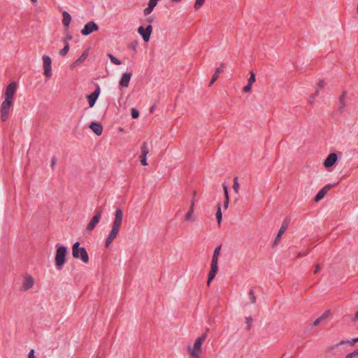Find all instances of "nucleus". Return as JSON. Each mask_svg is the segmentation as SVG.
<instances>
[{
    "instance_id": "f257e3e1",
    "label": "nucleus",
    "mask_w": 358,
    "mask_h": 358,
    "mask_svg": "<svg viewBox=\"0 0 358 358\" xmlns=\"http://www.w3.org/2000/svg\"><path fill=\"white\" fill-rule=\"evenodd\" d=\"M123 219L124 214L122 210L120 208L116 209L110 230L105 240L104 245L106 248H108L113 241L117 237L122 225Z\"/></svg>"
},
{
    "instance_id": "f03ea898",
    "label": "nucleus",
    "mask_w": 358,
    "mask_h": 358,
    "mask_svg": "<svg viewBox=\"0 0 358 358\" xmlns=\"http://www.w3.org/2000/svg\"><path fill=\"white\" fill-rule=\"evenodd\" d=\"M206 338V336L203 334L187 345V352L190 358H201Z\"/></svg>"
},
{
    "instance_id": "7ed1b4c3",
    "label": "nucleus",
    "mask_w": 358,
    "mask_h": 358,
    "mask_svg": "<svg viewBox=\"0 0 358 358\" xmlns=\"http://www.w3.org/2000/svg\"><path fill=\"white\" fill-rule=\"evenodd\" d=\"M68 255L67 248L64 245H59L57 247L55 255V266L57 269H62L66 262Z\"/></svg>"
},
{
    "instance_id": "20e7f679",
    "label": "nucleus",
    "mask_w": 358,
    "mask_h": 358,
    "mask_svg": "<svg viewBox=\"0 0 358 358\" xmlns=\"http://www.w3.org/2000/svg\"><path fill=\"white\" fill-rule=\"evenodd\" d=\"M18 90V84L15 82H10L5 87L3 92V101L15 103V95Z\"/></svg>"
},
{
    "instance_id": "39448f33",
    "label": "nucleus",
    "mask_w": 358,
    "mask_h": 358,
    "mask_svg": "<svg viewBox=\"0 0 358 358\" xmlns=\"http://www.w3.org/2000/svg\"><path fill=\"white\" fill-rule=\"evenodd\" d=\"M72 255L76 259H80L84 264H88L90 259L85 248L80 247L79 242H76L72 246Z\"/></svg>"
},
{
    "instance_id": "423d86ee",
    "label": "nucleus",
    "mask_w": 358,
    "mask_h": 358,
    "mask_svg": "<svg viewBox=\"0 0 358 358\" xmlns=\"http://www.w3.org/2000/svg\"><path fill=\"white\" fill-rule=\"evenodd\" d=\"M13 106V102L2 100L0 104V121L1 122H6L9 120Z\"/></svg>"
},
{
    "instance_id": "0eeeda50",
    "label": "nucleus",
    "mask_w": 358,
    "mask_h": 358,
    "mask_svg": "<svg viewBox=\"0 0 358 358\" xmlns=\"http://www.w3.org/2000/svg\"><path fill=\"white\" fill-rule=\"evenodd\" d=\"M43 76L49 79L53 76L52 61L50 56L43 55L41 57Z\"/></svg>"
},
{
    "instance_id": "6e6552de",
    "label": "nucleus",
    "mask_w": 358,
    "mask_h": 358,
    "mask_svg": "<svg viewBox=\"0 0 358 358\" xmlns=\"http://www.w3.org/2000/svg\"><path fill=\"white\" fill-rule=\"evenodd\" d=\"M34 278L30 274H25L22 278L20 290L22 292H27L34 287Z\"/></svg>"
},
{
    "instance_id": "1a4fd4ad",
    "label": "nucleus",
    "mask_w": 358,
    "mask_h": 358,
    "mask_svg": "<svg viewBox=\"0 0 358 358\" xmlns=\"http://www.w3.org/2000/svg\"><path fill=\"white\" fill-rule=\"evenodd\" d=\"M137 31L138 34L142 36L145 42H148L152 32V26L150 24H148L146 27L140 26L138 27Z\"/></svg>"
},
{
    "instance_id": "9d476101",
    "label": "nucleus",
    "mask_w": 358,
    "mask_h": 358,
    "mask_svg": "<svg viewBox=\"0 0 358 358\" xmlns=\"http://www.w3.org/2000/svg\"><path fill=\"white\" fill-rule=\"evenodd\" d=\"M99 30V26L94 22L91 21L84 25L81 29V34L83 36H88Z\"/></svg>"
},
{
    "instance_id": "9b49d317",
    "label": "nucleus",
    "mask_w": 358,
    "mask_h": 358,
    "mask_svg": "<svg viewBox=\"0 0 358 358\" xmlns=\"http://www.w3.org/2000/svg\"><path fill=\"white\" fill-rule=\"evenodd\" d=\"M88 56H89V50L87 49L83 52V53L80 55V57L76 60H75L73 62H72L70 64L69 68L71 70H73L75 68H76L77 66H80L82 64H83L86 61Z\"/></svg>"
},
{
    "instance_id": "f8f14e48",
    "label": "nucleus",
    "mask_w": 358,
    "mask_h": 358,
    "mask_svg": "<svg viewBox=\"0 0 358 358\" xmlns=\"http://www.w3.org/2000/svg\"><path fill=\"white\" fill-rule=\"evenodd\" d=\"M194 202L192 201L187 211L184 215V221L187 223L193 222L196 220L194 215Z\"/></svg>"
},
{
    "instance_id": "ddd939ff",
    "label": "nucleus",
    "mask_w": 358,
    "mask_h": 358,
    "mask_svg": "<svg viewBox=\"0 0 358 358\" xmlns=\"http://www.w3.org/2000/svg\"><path fill=\"white\" fill-rule=\"evenodd\" d=\"M99 95H100V90L96 89V90L92 92L91 94L86 96V99L87 100V103H88L89 107L90 108H92L94 107Z\"/></svg>"
},
{
    "instance_id": "4468645a",
    "label": "nucleus",
    "mask_w": 358,
    "mask_h": 358,
    "mask_svg": "<svg viewBox=\"0 0 358 358\" xmlns=\"http://www.w3.org/2000/svg\"><path fill=\"white\" fill-rule=\"evenodd\" d=\"M337 161L338 155L334 152L330 153L323 162V166L326 169H330L336 163Z\"/></svg>"
},
{
    "instance_id": "2eb2a0df",
    "label": "nucleus",
    "mask_w": 358,
    "mask_h": 358,
    "mask_svg": "<svg viewBox=\"0 0 358 358\" xmlns=\"http://www.w3.org/2000/svg\"><path fill=\"white\" fill-rule=\"evenodd\" d=\"M132 74L129 72H125L122 74L119 80V85L121 87L127 88L129 87L130 80L131 79Z\"/></svg>"
},
{
    "instance_id": "dca6fc26",
    "label": "nucleus",
    "mask_w": 358,
    "mask_h": 358,
    "mask_svg": "<svg viewBox=\"0 0 358 358\" xmlns=\"http://www.w3.org/2000/svg\"><path fill=\"white\" fill-rule=\"evenodd\" d=\"M160 1L161 0H149L146 8H145L143 10V15L144 16L150 15L154 10V8L157 6L159 1Z\"/></svg>"
},
{
    "instance_id": "f3484780",
    "label": "nucleus",
    "mask_w": 358,
    "mask_h": 358,
    "mask_svg": "<svg viewBox=\"0 0 358 358\" xmlns=\"http://www.w3.org/2000/svg\"><path fill=\"white\" fill-rule=\"evenodd\" d=\"M101 214L100 212L97 213L96 215H94L86 227L87 231H92L94 229V227L96 226V224L99 222V221L101 220Z\"/></svg>"
},
{
    "instance_id": "a211bd4d",
    "label": "nucleus",
    "mask_w": 358,
    "mask_h": 358,
    "mask_svg": "<svg viewBox=\"0 0 358 358\" xmlns=\"http://www.w3.org/2000/svg\"><path fill=\"white\" fill-rule=\"evenodd\" d=\"M89 128L92 132L99 136L102 134L103 131L102 124L97 122H92L89 125Z\"/></svg>"
},
{
    "instance_id": "6ab92c4d",
    "label": "nucleus",
    "mask_w": 358,
    "mask_h": 358,
    "mask_svg": "<svg viewBox=\"0 0 358 358\" xmlns=\"http://www.w3.org/2000/svg\"><path fill=\"white\" fill-rule=\"evenodd\" d=\"M255 82V76L253 72H250V76L248 80V84L243 88L244 93H250L251 92L252 85Z\"/></svg>"
},
{
    "instance_id": "aec40b11",
    "label": "nucleus",
    "mask_w": 358,
    "mask_h": 358,
    "mask_svg": "<svg viewBox=\"0 0 358 358\" xmlns=\"http://www.w3.org/2000/svg\"><path fill=\"white\" fill-rule=\"evenodd\" d=\"M217 270H218L217 263L212 262L211 266H210V271L208 273V281H207V284L208 285L210 284L211 281L215 278V276L217 272Z\"/></svg>"
},
{
    "instance_id": "412c9836",
    "label": "nucleus",
    "mask_w": 358,
    "mask_h": 358,
    "mask_svg": "<svg viewBox=\"0 0 358 358\" xmlns=\"http://www.w3.org/2000/svg\"><path fill=\"white\" fill-rule=\"evenodd\" d=\"M333 187L331 185H327L324 187H323L319 192L317 194V195L315 197V201L316 202L319 201L322 199L324 198L325 194L327 193V192Z\"/></svg>"
},
{
    "instance_id": "4be33fe9",
    "label": "nucleus",
    "mask_w": 358,
    "mask_h": 358,
    "mask_svg": "<svg viewBox=\"0 0 358 358\" xmlns=\"http://www.w3.org/2000/svg\"><path fill=\"white\" fill-rule=\"evenodd\" d=\"M71 22V16L70 14L64 11L62 13V24L65 28H68L70 23Z\"/></svg>"
},
{
    "instance_id": "5701e85b",
    "label": "nucleus",
    "mask_w": 358,
    "mask_h": 358,
    "mask_svg": "<svg viewBox=\"0 0 358 358\" xmlns=\"http://www.w3.org/2000/svg\"><path fill=\"white\" fill-rule=\"evenodd\" d=\"M150 145L148 142H143L141 147V155H148L150 152Z\"/></svg>"
},
{
    "instance_id": "b1692460",
    "label": "nucleus",
    "mask_w": 358,
    "mask_h": 358,
    "mask_svg": "<svg viewBox=\"0 0 358 358\" xmlns=\"http://www.w3.org/2000/svg\"><path fill=\"white\" fill-rule=\"evenodd\" d=\"M356 342H358V338H353L351 341H348V340L344 341V340H342V341H340L338 343H336V346L338 347L339 345H343V344H345V343H348V344H350L351 345H354Z\"/></svg>"
},
{
    "instance_id": "393cba45",
    "label": "nucleus",
    "mask_w": 358,
    "mask_h": 358,
    "mask_svg": "<svg viewBox=\"0 0 358 358\" xmlns=\"http://www.w3.org/2000/svg\"><path fill=\"white\" fill-rule=\"evenodd\" d=\"M326 85V82L323 79H320L316 83V92H317L320 90L323 89Z\"/></svg>"
},
{
    "instance_id": "a878e982",
    "label": "nucleus",
    "mask_w": 358,
    "mask_h": 358,
    "mask_svg": "<svg viewBox=\"0 0 358 358\" xmlns=\"http://www.w3.org/2000/svg\"><path fill=\"white\" fill-rule=\"evenodd\" d=\"M70 50V46H69V44L68 43H66L64 47V48H62L60 51H59V55L62 57H64L67 55V53L69 52Z\"/></svg>"
},
{
    "instance_id": "bb28decb",
    "label": "nucleus",
    "mask_w": 358,
    "mask_h": 358,
    "mask_svg": "<svg viewBox=\"0 0 358 358\" xmlns=\"http://www.w3.org/2000/svg\"><path fill=\"white\" fill-rule=\"evenodd\" d=\"M224 197H225L224 206V208L227 209L229 206V199L227 188L226 186L224 187Z\"/></svg>"
},
{
    "instance_id": "cd10ccee",
    "label": "nucleus",
    "mask_w": 358,
    "mask_h": 358,
    "mask_svg": "<svg viewBox=\"0 0 358 358\" xmlns=\"http://www.w3.org/2000/svg\"><path fill=\"white\" fill-rule=\"evenodd\" d=\"M205 2V0H195L194 4V8L195 10H199L201 6L203 5Z\"/></svg>"
},
{
    "instance_id": "c85d7f7f",
    "label": "nucleus",
    "mask_w": 358,
    "mask_h": 358,
    "mask_svg": "<svg viewBox=\"0 0 358 358\" xmlns=\"http://www.w3.org/2000/svg\"><path fill=\"white\" fill-rule=\"evenodd\" d=\"M220 248H217L215 250L214 253H213V257L212 262H216V263L218 262V257H219V255H220Z\"/></svg>"
},
{
    "instance_id": "c756f323",
    "label": "nucleus",
    "mask_w": 358,
    "mask_h": 358,
    "mask_svg": "<svg viewBox=\"0 0 358 358\" xmlns=\"http://www.w3.org/2000/svg\"><path fill=\"white\" fill-rule=\"evenodd\" d=\"M244 321H245L247 328L250 329L252 325V321H253L252 317L251 316H246L244 318Z\"/></svg>"
},
{
    "instance_id": "7c9ffc66",
    "label": "nucleus",
    "mask_w": 358,
    "mask_h": 358,
    "mask_svg": "<svg viewBox=\"0 0 358 358\" xmlns=\"http://www.w3.org/2000/svg\"><path fill=\"white\" fill-rule=\"evenodd\" d=\"M109 58H110L111 62L113 63L114 64H116V65L122 64V62L118 59H117L116 57L113 56L112 55H109Z\"/></svg>"
},
{
    "instance_id": "2f4dec72",
    "label": "nucleus",
    "mask_w": 358,
    "mask_h": 358,
    "mask_svg": "<svg viewBox=\"0 0 358 358\" xmlns=\"http://www.w3.org/2000/svg\"><path fill=\"white\" fill-rule=\"evenodd\" d=\"M285 231V228H284V227H281L280 229V230H279V231L278 233V235H277V236L275 238V242L276 243L280 241V239L281 238V236L284 234Z\"/></svg>"
},
{
    "instance_id": "473e14b6",
    "label": "nucleus",
    "mask_w": 358,
    "mask_h": 358,
    "mask_svg": "<svg viewBox=\"0 0 358 358\" xmlns=\"http://www.w3.org/2000/svg\"><path fill=\"white\" fill-rule=\"evenodd\" d=\"M140 162L143 166H147L148 165L147 156L141 155H140Z\"/></svg>"
},
{
    "instance_id": "72a5a7b5",
    "label": "nucleus",
    "mask_w": 358,
    "mask_h": 358,
    "mask_svg": "<svg viewBox=\"0 0 358 358\" xmlns=\"http://www.w3.org/2000/svg\"><path fill=\"white\" fill-rule=\"evenodd\" d=\"M216 217H217V220L218 221V222L220 223L222 220V213H221V208H220V206L219 205L217 206V213H216Z\"/></svg>"
},
{
    "instance_id": "f704fd0d",
    "label": "nucleus",
    "mask_w": 358,
    "mask_h": 358,
    "mask_svg": "<svg viewBox=\"0 0 358 358\" xmlns=\"http://www.w3.org/2000/svg\"><path fill=\"white\" fill-rule=\"evenodd\" d=\"M131 115L134 119H136L139 116V112L136 109L133 108L131 110Z\"/></svg>"
},
{
    "instance_id": "c9c22d12",
    "label": "nucleus",
    "mask_w": 358,
    "mask_h": 358,
    "mask_svg": "<svg viewBox=\"0 0 358 358\" xmlns=\"http://www.w3.org/2000/svg\"><path fill=\"white\" fill-rule=\"evenodd\" d=\"M331 312L330 310H327L326 311L324 314H322L321 316H320V318L324 320H325L326 318H327L329 317V315H330Z\"/></svg>"
},
{
    "instance_id": "e433bc0d",
    "label": "nucleus",
    "mask_w": 358,
    "mask_h": 358,
    "mask_svg": "<svg viewBox=\"0 0 358 358\" xmlns=\"http://www.w3.org/2000/svg\"><path fill=\"white\" fill-rule=\"evenodd\" d=\"M358 353H357V350L353 352H351V353H349L346 356H345V358H353L355 356L357 355Z\"/></svg>"
},
{
    "instance_id": "4c0bfd02",
    "label": "nucleus",
    "mask_w": 358,
    "mask_h": 358,
    "mask_svg": "<svg viewBox=\"0 0 358 358\" xmlns=\"http://www.w3.org/2000/svg\"><path fill=\"white\" fill-rule=\"evenodd\" d=\"M218 78V75L217 74H214L213 78H212V80L210 82V85H213L214 83V82Z\"/></svg>"
},
{
    "instance_id": "58836bf2",
    "label": "nucleus",
    "mask_w": 358,
    "mask_h": 358,
    "mask_svg": "<svg viewBox=\"0 0 358 358\" xmlns=\"http://www.w3.org/2000/svg\"><path fill=\"white\" fill-rule=\"evenodd\" d=\"M28 358H35L34 350H30L28 355Z\"/></svg>"
},
{
    "instance_id": "ea45409f",
    "label": "nucleus",
    "mask_w": 358,
    "mask_h": 358,
    "mask_svg": "<svg viewBox=\"0 0 358 358\" xmlns=\"http://www.w3.org/2000/svg\"><path fill=\"white\" fill-rule=\"evenodd\" d=\"M322 320L320 318V317L319 318H317L315 322H314V325L315 326H317V324H319L320 323V322H322Z\"/></svg>"
},
{
    "instance_id": "a19ab883",
    "label": "nucleus",
    "mask_w": 358,
    "mask_h": 358,
    "mask_svg": "<svg viewBox=\"0 0 358 358\" xmlns=\"http://www.w3.org/2000/svg\"><path fill=\"white\" fill-rule=\"evenodd\" d=\"M238 184L237 182H235L234 184V188L236 191H237L238 189Z\"/></svg>"
},
{
    "instance_id": "79ce46f5",
    "label": "nucleus",
    "mask_w": 358,
    "mask_h": 358,
    "mask_svg": "<svg viewBox=\"0 0 358 358\" xmlns=\"http://www.w3.org/2000/svg\"><path fill=\"white\" fill-rule=\"evenodd\" d=\"M358 320V310L355 314V321Z\"/></svg>"
},
{
    "instance_id": "37998d69",
    "label": "nucleus",
    "mask_w": 358,
    "mask_h": 358,
    "mask_svg": "<svg viewBox=\"0 0 358 358\" xmlns=\"http://www.w3.org/2000/svg\"><path fill=\"white\" fill-rule=\"evenodd\" d=\"M31 3H36L38 0H29Z\"/></svg>"
},
{
    "instance_id": "c03bdc74",
    "label": "nucleus",
    "mask_w": 358,
    "mask_h": 358,
    "mask_svg": "<svg viewBox=\"0 0 358 358\" xmlns=\"http://www.w3.org/2000/svg\"><path fill=\"white\" fill-rule=\"evenodd\" d=\"M182 0H171L172 3H178L180 2Z\"/></svg>"
},
{
    "instance_id": "a18cd8bd",
    "label": "nucleus",
    "mask_w": 358,
    "mask_h": 358,
    "mask_svg": "<svg viewBox=\"0 0 358 358\" xmlns=\"http://www.w3.org/2000/svg\"><path fill=\"white\" fill-rule=\"evenodd\" d=\"M313 96H311V97L310 98V99H309V103H313Z\"/></svg>"
},
{
    "instance_id": "49530a36",
    "label": "nucleus",
    "mask_w": 358,
    "mask_h": 358,
    "mask_svg": "<svg viewBox=\"0 0 358 358\" xmlns=\"http://www.w3.org/2000/svg\"><path fill=\"white\" fill-rule=\"evenodd\" d=\"M221 71L219 69H216V71H215V73L217 74L220 72Z\"/></svg>"
},
{
    "instance_id": "de8ad7c7",
    "label": "nucleus",
    "mask_w": 358,
    "mask_h": 358,
    "mask_svg": "<svg viewBox=\"0 0 358 358\" xmlns=\"http://www.w3.org/2000/svg\"><path fill=\"white\" fill-rule=\"evenodd\" d=\"M357 13H358V4H357Z\"/></svg>"
},
{
    "instance_id": "09e8293b",
    "label": "nucleus",
    "mask_w": 358,
    "mask_h": 358,
    "mask_svg": "<svg viewBox=\"0 0 358 358\" xmlns=\"http://www.w3.org/2000/svg\"><path fill=\"white\" fill-rule=\"evenodd\" d=\"M357 353H358V349H357Z\"/></svg>"
}]
</instances>
